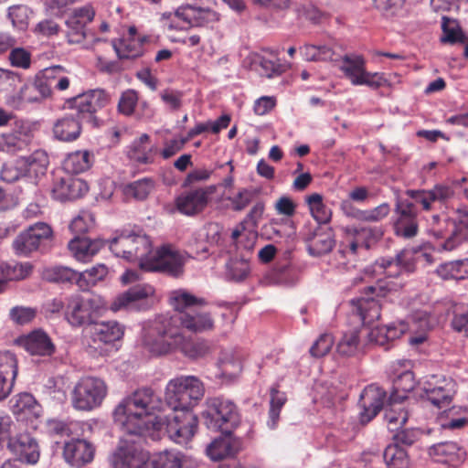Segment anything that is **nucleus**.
Wrapping results in <instances>:
<instances>
[{"label":"nucleus","instance_id":"1","mask_svg":"<svg viewBox=\"0 0 468 468\" xmlns=\"http://www.w3.org/2000/svg\"><path fill=\"white\" fill-rule=\"evenodd\" d=\"M164 410V403L152 388L135 390L123 399L113 412L115 423L127 435L147 436L153 431H165L169 439L186 445L197 429V418L193 412L156 415Z\"/></svg>","mask_w":468,"mask_h":468},{"label":"nucleus","instance_id":"2","mask_svg":"<svg viewBox=\"0 0 468 468\" xmlns=\"http://www.w3.org/2000/svg\"><path fill=\"white\" fill-rule=\"evenodd\" d=\"M170 303L176 314H159L150 321L144 331H152L153 334L167 333L170 337H178L180 327L193 333H201L210 330L214 322L207 313L199 312V307L205 304V300L197 298L184 290L172 292Z\"/></svg>","mask_w":468,"mask_h":468},{"label":"nucleus","instance_id":"3","mask_svg":"<svg viewBox=\"0 0 468 468\" xmlns=\"http://www.w3.org/2000/svg\"><path fill=\"white\" fill-rule=\"evenodd\" d=\"M133 251H126V261L134 262L146 271H160L174 277L183 272L185 260L182 254L168 246L153 250L150 238L139 227L135 228Z\"/></svg>","mask_w":468,"mask_h":468},{"label":"nucleus","instance_id":"4","mask_svg":"<svg viewBox=\"0 0 468 468\" xmlns=\"http://www.w3.org/2000/svg\"><path fill=\"white\" fill-rule=\"evenodd\" d=\"M143 345L153 355L159 356L172 351H179L191 360L203 358L211 352L208 341L201 338L186 337L178 333V337H170L167 333L153 334L144 331Z\"/></svg>","mask_w":468,"mask_h":468},{"label":"nucleus","instance_id":"5","mask_svg":"<svg viewBox=\"0 0 468 468\" xmlns=\"http://www.w3.org/2000/svg\"><path fill=\"white\" fill-rule=\"evenodd\" d=\"M205 394L202 381L195 376H179L170 379L165 388L166 407L170 411L192 412Z\"/></svg>","mask_w":468,"mask_h":468},{"label":"nucleus","instance_id":"6","mask_svg":"<svg viewBox=\"0 0 468 468\" xmlns=\"http://www.w3.org/2000/svg\"><path fill=\"white\" fill-rule=\"evenodd\" d=\"M49 159L44 150H36L27 157H21L14 162L3 165L0 178L7 183L23 180L31 185L32 190L36 187L47 173Z\"/></svg>","mask_w":468,"mask_h":468},{"label":"nucleus","instance_id":"7","mask_svg":"<svg viewBox=\"0 0 468 468\" xmlns=\"http://www.w3.org/2000/svg\"><path fill=\"white\" fill-rule=\"evenodd\" d=\"M204 424L212 431L222 434L232 433L239 424V414L233 401L223 397L211 398L207 400L203 412Z\"/></svg>","mask_w":468,"mask_h":468},{"label":"nucleus","instance_id":"8","mask_svg":"<svg viewBox=\"0 0 468 468\" xmlns=\"http://www.w3.org/2000/svg\"><path fill=\"white\" fill-rule=\"evenodd\" d=\"M339 69L354 86L365 85L372 90L390 86L384 73L367 71L364 57L356 53H348L341 57Z\"/></svg>","mask_w":468,"mask_h":468},{"label":"nucleus","instance_id":"9","mask_svg":"<svg viewBox=\"0 0 468 468\" xmlns=\"http://www.w3.org/2000/svg\"><path fill=\"white\" fill-rule=\"evenodd\" d=\"M103 307V301L98 296H72L66 306L65 319L72 327L92 325Z\"/></svg>","mask_w":468,"mask_h":468},{"label":"nucleus","instance_id":"10","mask_svg":"<svg viewBox=\"0 0 468 468\" xmlns=\"http://www.w3.org/2000/svg\"><path fill=\"white\" fill-rule=\"evenodd\" d=\"M106 383L99 378H81L71 392V404L74 409L90 411L101 406L107 395Z\"/></svg>","mask_w":468,"mask_h":468},{"label":"nucleus","instance_id":"11","mask_svg":"<svg viewBox=\"0 0 468 468\" xmlns=\"http://www.w3.org/2000/svg\"><path fill=\"white\" fill-rule=\"evenodd\" d=\"M110 101L111 96L105 90L94 89L70 99L69 105L76 110V113L85 122L98 127L101 124V120L95 113L106 107Z\"/></svg>","mask_w":468,"mask_h":468},{"label":"nucleus","instance_id":"12","mask_svg":"<svg viewBox=\"0 0 468 468\" xmlns=\"http://www.w3.org/2000/svg\"><path fill=\"white\" fill-rule=\"evenodd\" d=\"M52 237L53 230L48 224L37 222L20 232L12 246L16 255L27 257L33 252L46 250Z\"/></svg>","mask_w":468,"mask_h":468},{"label":"nucleus","instance_id":"13","mask_svg":"<svg viewBox=\"0 0 468 468\" xmlns=\"http://www.w3.org/2000/svg\"><path fill=\"white\" fill-rule=\"evenodd\" d=\"M387 287L378 282L365 288V295L350 301L352 313L364 325H370L380 317L379 298L387 295Z\"/></svg>","mask_w":468,"mask_h":468},{"label":"nucleus","instance_id":"14","mask_svg":"<svg viewBox=\"0 0 468 468\" xmlns=\"http://www.w3.org/2000/svg\"><path fill=\"white\" fill-rule=\"evenodd\" d=\"M137 439L122 438L117 447L109 456L112 468H140L149 458L148 452L142 447V437Z\"/></svg>","mask_w":468,"mask_h":468},{"label":"nucleus","instance_id":"15","mask_svg":"<svg viewBox=\"0 0 468 468\" xmlns=\"http://www.w3.org/2000/svg\"><path fill=\"white\" fill-rule=\"evenodd\" d=\"M215 5V0H193L179 6L175 16L191 27H208L219 19Z\"/></svg>","mask_w":468,"mask_h":468},{"label":"nucleus","instance_id":"16","mask_svg":"<svg viewBox=\"0 0 468 468\" xmlns=\"http://www.w3.org/2000/svg\"><path fill=\"white\" fill-rule=\"evenodd\" d=\"M89 190L87 182L69 175H53L50 193L55 200L72 201L82 197Z\"/></svg>","mask_w":468,"mask_h":468},{"label":"nucleus","instance_id":"17","mask_svg":"<svg viewBox=\"0 0 468 468\" xmlns=\"http://www.w3.org/2000/svg\"><path fill=\"white\" fill-rule=\"evenodd\" d=\"M426 399L439 409L448 407L455 393V383L445 376H431L423 384Z\"/></svg>","mask_w":468,"mask_h":468},{"label":"nucleus","instance_id":"18","mask_svg":"<svg viewBox=\"0 0 468 468\" xmlns=\"http://www.w3.org/2000/svg\"><path fill=\"white\" fill-rule=\"evenodd\" d=\"M216 191L215 186L191 188L182 192L176 199L177 210L186 216H196L207 206L209 197Z\"/></svg>","mask_w":468,"mask_h":468},{"label":"nucleus","instance_id":"19","mask_svg":"<svg viewBox=\"0 0 468 468\" xmlns=\"http://www.w3.org/2000/svg\"><path fill=\"white\" fill-rule=\"evenodd\" d=\"M388 398L385 389L377 384L367 386L359 397L358 405L361 408L359 420L362 424L368 423L378 412L388 405Z\"/></svg>","mask_w":468,"mask_h":468},{"label":"nucleus","instance_id":"20","mask_svg":"<svg viewBox=\"0 0 468 468\" xmlns=\"http://www.w3.org/2000/svg\"><path fill=\"white\" fill-rule=\"evenodd\" d=\"M94 16L95 10L91 5L73 9L66 20L69 43L80 44L87 38L89 31L86 27L94 19Z\"/></svg>","mask_w":468,"mask_h":468},{"label":"nucleus","instance_id":"21","mask_svg":"<svg viewBox=\"0 0 468 468\" xmlns=\"http://www.w3.org/2000/svg\"><path fill=\"white\" fill-rule=\"evenodd\" d=\"M395 214L397 215L394 224L396 235L406 239L416 236L418 232V211L415 204L409 200L398 199Z\"/></svg>","mask_w":468,"mask_h":468},{"label":"nucleus","instance_id":"22","mask_svg":"<svg viewBox=\"0 0 468 468\" xmlns=\"http://www.w3.org/2000/svg\"><path fill=\"white\" fill-rule=\"evenodd\" d=\"M420 250L413 248H405L395 257L380 260V267L388 277H399L402 273H411L415 271L417 256Z\"/></svg>","mask_w":468,"mask_h":468},{"label":"nucleus","instance_id":"23","mask_svg":"<svg viewBox=\"0 0 468 468\" xmlns=\"http://www.w3.org/2000/svg\"><path fill=\"white\" fill-rule=\"evenodd\" d=\"M146 41L148 37L139 36L137 28L132 26L120 39L112 41V46L120 59H133L143 55Z\"/></svg>","mask_w":468,"mask_h":468},{"label":"nucleus","instance_id":"24","mask_svg":"<svg viewBox=\"0 0 468 468\" xmlns=\"http://www.w3.org/2000/svg\"><path fill=\"white\" fill-rule=\"evenodd\" d=\"M10 451L21 462L34 464L39 459V447L37 441L28 433H20L13 437L12 432L5 439Z\"/></svg>","mask_w":468,"mask_h":468},{"label":"nucleus","instance_id":"25","mask_svg":"<svg viewBox=\"0 0 468 468\" xmlns=\"http://www.w3.org/2000/svg\"><path fill=\"white\" fill-rule=\"evenodd\" d=\"M154 293V289L149 284H137L126 292L119 294L112 303L111 310L118 312L122 309L129 311H137L138 302L152 296Z\"/></svg>","mask_w":468,"mask_h":468},{"label":"nucleus","instance_id":"26","mask_svg":"<svg viewBox=\"0 0 468 468\" xmlns=\"http://www.w3.org/2000/svg\"><path fill=\"white\" fill-rule=\"evenodd\" d=\"M407 195L416 203L420 204L424 210L431 209V203H445L454 196V190L452 186L437 184L431 189L428 190H408Z\"/></svg>","mask_w":468,"mask_h":468},{"label":"nucleus","instance_id":"27","mask_svg":"<svg viewBox=\"0 0 468 468\" xmlns=\"http://www.w3.org/2000/svg\"><path fill=\"white\" fill-rule=\"evenodd\" d=\"M306 248L311 256L320 257L329 253L335 246V239L331 229L317 227L313 232H303Z\"/></svg>","mask_w":468,"mask_h":468},{"label":"nucleus","instance_id":"28","mask_svg":"<svg viewBox=\"0 0 468 468\" xmlns=\"http://www.w3.org/2000/svg\"><path fill=\"white\" fill-rule=\"evenodd\" d=\"M262 212L263 206L261 204H256L247 215L244 221L240 223L239 227L232 231L231 238L238 249L242 247L244 250H250L254 247L256 234L253 231L245 232V225H250L254 228Z\"/></svg>","mask_w":468,"mask_h":468},{"label":"nucleus","instance_id":"29","mask_svg":"<svg viewBox=\"0 0 468 468\" xmlns=\"http://www.w3.org/2000/svg\"><path fill=\"white\" fill-rule=\"evenodd\" d=\"M63 456L69 464L80 468L92 461L94 448L86 440H72L65 443Z\"/></svg>","mask_w":468,"mask_h":468},{"label":"nucleus","instance_id":"30","mask_svg":"<svg viewBox=\"0 0 468 468\" xmlns=\"http://www.w3.org/2000/svg\"><path fill=\"white\" fill-rule=\"evenodd\" d=\"M241 450V441L232 433L222 434L214 439L207 447V455L213 461H219L236 455Z\"/></svg>","mask_w":468,"mask_h":468},{"label":"nucleus","instance_id":"31","mask_svg":"<svg viewBox=\"0 0 468 468\" xmlns=\"http://www.w3.org/2000/svg\"><path fill=\"white\" fill-rule=\"evenodd\" d=\"M429 453L435 462L451 466H458L464 461L466 456L465 451L453 441L435 444L430 448Z\"/></svg>","mask_w":468,"mask_h":468},{"label":"nucleus","instance_id":"32","mask_svg":"<svg viewBox=\"0 0 468 468\" xmlns=\"http://www.w3.org/2000/svg\"><path fill=\"white\" fill-rule=\"evenodd\" d=\"M105 244L106 242L101 239H90L86 237L76 236L69 242L68 247L78 261L88 262Z\"/></svg>","mask_w":468,"mask_h":468},{"label":"nucleus","instance_id":"33","mask_svg":"<svg viewBox=\"0 0 468 468\" xmlns=\"http://www.w3.org/2000/svg\"><path fill=\"white\" fill-rule=\"evenodd\" d=\"M82 122H85L76 112L65 114L54 123L55 138L62 142L76 140L80 135Z\"/></svg>","mask_w":468,"mask_h":468},{"label":"nucleus","instance_id":"34","mask_svg":"<svg viewBox=\"0 0 468 468\" xmlns=\"http://www.w3.org/2000/svg\"><path fill=\"white\" fill-rule=\"evenodd\" d=\"M21 345L33 356H51L55 352L50 337L42 330H35L26 335Z\"/></svg>","mask_w":468,"mask_h":468},{"label":"nucleus","instance_id":"35","mask_svg":"<svg viewBox=\"0 0 468 468\" xmlns=\"http://www.w3.org/2000/svg\"><path fill=\"white\" fill-rule=\"evenodd\" d=\"M155 148L150 145V137L143 133L129 145L127 156L131 161L141 165H151L154 162Z\"/></svg>","mask_w":468,"mask_h":468},{"label":"nucleus","instance_id":"36","mask_svg":"<svg viewBox=\"0 0 468 468\" xmlns=\"http://www.w3.org/2000/svg\"><path fill=\"white\" fill-rule=\"evenodd\" d=\"M91 339L93 343L112 344L123 335V327L116 321L101 322L92 324Z\"/></svg>","mask_w":468,"mask_h":468},{"label":"nucleus","instance_id":"37","mask_svg":"<svg viewBox=\"0 0 468 468\" xmlns=\"http://www.w3.org/2000/svg\"><path fill=\"white\" fill-rule=\"evenodd\" d=\"M416 382L414 374L408 368L401 372L395 370V377L393 378V391L389 395V400L396 402L397 400H404L407 399V394L412 391L415 388Z\"/></svg>","mask_w":468,"mask_h":468},{"label":"nucleus","instance_id":"38","mask_svg":"<svg viewBox=\"0 0 468 468\" xmlns=\"http://www.w3.org/2000/svg\"><path fill=\"white\" fill-rule=\"evenodd\" d=\"M135 228L123 229L108 241L109 249L116 257L126 260V251H133Z\"/></svg>","mask_w":468,"mask_h":468},{"label":"nucleus","instance_id":"39","mask_svg":"<svg viewBox=\"0 0 468 468\" xmlns=\"http://www.w3.org/2000/svg\"><path fill=\"white\" fill-rule=\"evenodd\" d=\"M390 212V207L388 203H382L379 206L371 209H359L351 207L346 211V215L357 221L364 222H378L385 218Z\"/></svg>","mask_w":468,"mask_h":468},{"label":"nucleus","instance_id":"40","mask_svg":"<svg viewBox=\"0 0 468 468\" xmlns=\"http://www.w3.org/2000/svg\"><path fill=\"white\" fill-rule=\"evenodd\" d=\"M383 458L388 468H409L410 466L407 452L398 443L388 444L383 452Z\"/></svg>","mask_w":468,"mask_h":468},{"label":"nucleus","instance_id":"41","mask_svg":"<svg viewBox=\"0 0 468 468\" xmlns=\"http://www.w3.org/2000/svg\"><path fill=\"white\" fill-rule=\"evenodd\" d=\"M63 165L65 170L70 174L85 172L91 165V155L88 151H76L70 153L65 159Z\"/></svg>","mask_w":468,"mask_h":468},{"label":"nucleus","instance_id":"42","mask_svg":"<svg viewBox=\"0 0 468 468\" xmlns=\"http://www.w3.org/2000/svg\"><path fill=\"white\" fill-rule=\"evenodd\" d=\"M300 54L303 59L307 61H333L335 58V51L326 45H312L306 44L300 48Z\"/></svg>","mask_w":468,"mask_h":468},{"label":"nucleus","instance_id":"43","mask_svg":"<svg viewBox=\"0 0 468 468\" xmlns=\"http://www.w3.org/2000/svg\"><path fill=\"white\" fill-rule=\"evenodd\" d=\"M0 271L6 280L17 281L25 279L30 274L32 265L28 262L22 263L12 261L1 263Z\"/></svg>","mask_w":468,"mask_h":468},{"label":"nucleus","instance_id":"44","mask_svg":"<svg viewBox=\"0 0 468 468\" xmlns=\"http://www.w3.org/2000/svg\"><path fill=\"white\" fill-rule=\"evenodd\" d=\"M108 273V268L105 264L99 263L80 272L79 287L85 291L90 286H93L97 282L102 280Z\"/></svg>","mask_w":468,"mask_h":468},{"label":"nucleus","instance_id":"45","mask_svg":"<svg viewBox=\"0 0 468 468\" xmlns=\"http://www.w3.org/2000/svg\"><path fill=\"white\" fill-rule=\"evenodd\" d=\"M441 29L443 32V36L441 37V42L451 44L464 42L465 37L457 20L442 16Z\"/></svg>","mask_w":468,"mask_h":468},{"label":"nucleus","instance_id":"46","mask_svg":"<svg viewBox=\"0 0 468 468\" xmlns=\"http://www.w3.org/2000/svg\"><path fill=\"white\" fill-rule=\"evenodd\" d=\"M306 202L309 206L312 216L317 223H326L330 220L331 211L323 203L322 195L314 193L306 197Z\"/></svg>","mask_w":468,"mask_h":468},{"label":"nucleus","instance_id":"47","mask_svg":"<svg viewBox=\"0 0 468 468\" xmlns=\"http://www.w3.org/2000/svg\"><path fill=\"white\" fill-rule=\"evenodd\" d=\"M34 87V84L32 82L24 84L19 92L18 95L12 96L7 98L6 103L15 108L19 109L22 105V102H29V103H35V102H41L42 100L39 98V94L36 89H31Z\"/></svg>","mask_w":468,"mask_h":468},{"label":"nucleus","instance_id":"48","mask_svg":"<svg viewBox=\"0 0 468 468\" xmlns=\"http://www.w3.org/2000/svg\"><path fill=\"white\" fill-rule=\"evenodd\" d=\"M386 407L385 418L389 424L403 426L407 422L409 412L404 406V400L391 402L388 399Z\"/></svg>","mask_w":468,"mask_h":468},{"label":"nucleus","instance_id":"49","mask_svg":"<svg viewBox=\"0 0 468 468\" xmlns=\"http://www.w3.org/2000/svg\"><path fill=\"white\" fill-rule=\"evenodd\" d=\"M52 70H49V67L44 69L40 72H38L32 83L34 87L32 89H36L39 94V98L42 101L48 99L52 94Z\"/></svg>","mask_w":468,"mask_h":468},{"label":"nucleus","instance_id":"50","mask_svg":"<svg viewBox=\"0 0 468 468\" xmlns=\"http://www.w3.org/2000/svg\"><path fill=\"white\" fill-rule=\"evenodd\" d=\"M154 187V181L150 177L136 180L126 186V194L138 200L145 199Z\"/></svg>","mask_w":468,"mask_h":468},{"label":"nucleus","instance_id":"51","mask_svg":"<svg viewBox=\"0 0 468 468\" xmlns=\"http://www.w3.org/2000/svg\"><path fill=\"white\" fill-rule=\"evenodd\" d=\"M38 123L28 120H18L15 123L13 133L19 141L23 142V146H27L31 143L34 133L37 130Z\"/></svg>","mask_w":468,"mask_h":468},{"label":"nucleus","instance_id":"52","mask_svg":"<svg viewBox=\"0 0 468 468\" xmlns=\"http://www.w3.org/2000/svg\"><path fill=\"white\" fill-rule=\"evenodd\" d=\"M95 224L94 216L89 211H81L77 217H75L69 225V229L76 236L85 234L90 230Z\"/></svg>","mask_w":468,"mask_h":468},{"label":"nucleus","instance_id":"53","mask_svg":"<svg viewBox=\"0 0 468 468\" xmlns=\"http://www.w3.org/2000/svg\"><path fill=\"white\" fill-rule=\"evenodd\" d=\"M160 468H182L185 455L175 450L164 451L154 455Z\"/></svg>","mask_w":468,"mask_h":468},{"label":"nucleus","instance_id":"54","mask_svg":"<svg viewBox=\"0 0 468 468\" xmlns=\"http://www.w3.org/2000/svg\"><path fill=\"white\" fill-rule=\"evenodd\" d=\"M48 280L56 282H76L79 285L80 272L65 266H56L48 271Z\"/></svg>","mask_w":468,"mask_h":468},{"label":"nucleus","instance_id":"55","mask_svg":"<svg viewBox=\"0 0 468 468\" xmlns=\"http://www.w3.org/2000/svg\"><path fill=\"white\" fill-rule=\"evenodd\" d=\"M359 344L358 331L352 330L344 334L336 346L337 352L342 356H353L356 354Z\"/></svg>","mask_w":468,"mask_h":468},{"label":"nucleus","instance_id":"56","mask_svg":"<svg viewBox=\"0 0 468 468\" xmlns=\"http://www.w3.org/2000/svg\"><path fill=\"white\" fill-rule=\"evenodd\" d=\"M29 9L27 5H16L8 8L7 16L12 26L18 30H25L28 26Z\"/></svg>","mask_w":468,"mask_h":468},{"label":"nucleus","instance_id":"57","mask_svg":"<svg viewBox=\"0 0 468 468\" xmlns=\"http://www.w3.org/2000/svg\"><path fill=\"white\" fill-rule=\"evenodd\" d=\"M362 247L364 248L362 240L353 232L352 236L348 235L345 240L340 243L337 255L341 258L351 257L356 261L357 250Z\"/></svg>","mask_w":468,"mask_h":468},{"label":"nucleus","instance_id":"58","mask_svg":"<svg viewBox=\"0 0 468 468\" xmlns=\"http://www.w3.org/2000/svg\"><path fill=\"white\" fill-rule=\"evenodd\" d=\"M259 66L261 68V74L267 78L280 76L287 69V65L285 63H282L279 58L269 59L266 58H261L259 60Z\"/></svg>","mask_w":468,"mask_h":468},{"label":"nucleus","instance_id":"59","mask_svg":"<svg viewBox=\"0 0 468 468\" xmlns=\"http://www.w3.org/2000/svg\"><path fill=\"white\" fill-rule=\"evenodd\" d=\"M436 273L443 280H461L464 278L460 260L440 264L436 270Z\"/></svg>","mask_w":468,"mask_h":468},{"label":"nucleus","instance_id":"60","mask_svg":"<svg viewBox=\"0 0 468 468\" xmlns=\"http://www.w3.org/2000/svg\"><path fill=\"white\" fill-rule=\"evenodd\" d=\"M138 102V94L133 90H124L118 101V111L120 113L129 116L132 115L135 110Z\"/></svg>","mask_w":468,"mask_h":468},{"label":"nucleus","instance_id":"61","mask_svg":"<svg viewBox=\"0 0 468 468\" xmlns=\"http://www.w3.org/2000/svg\"><path fill=\"white\" fill-rule=\"evenodd\" d=\"M353 230L355 235L362 240L366 250L369 248L370 242L377 241L383 235V230L379 227H360Z\"/></svg>","mask_w":468,"mask_h":468},{"label":"nucleus","instance_id":"62","mask_svg":"<svg viewBox=\"0 0 468 468\" xmlns=\"http://www.w3.org/2000/svg\"><path fill=\"white\" fill-rule=\"evenodd\" d=\"M0 374L11 378L17 375V361L10 351H0Z\"/></svg>","mask_w":468,"mask_h":468},{"label":"nucleus","instance_id":"63","mask_svg":"<svg viewBox=\"0 0 468 468\" xmlns=\"http://www.w3.org/2000/svg\"><path fill=\"white\" fill-rule=\"evenodd\" d=\"M250 272V265L245 261H231L227 267V277L235 282L245 280Z\"/></svg>","mask_w":468,"mask_h":468},{"label":"nucleus","instance_id":"64","mask_svg":"<svg viewBox=\"0 0 468 468\" xmlns=\"http://www.w3.org/2000/svg\"><path fill=\"white\" fill-rule=\"evenodd\" d=\"M36 309L24 306H15L9 313L11 320L21 325L30 323L36 317Z\"/></svg>","mask_w":468,"mask_h":468}]
</instances>
